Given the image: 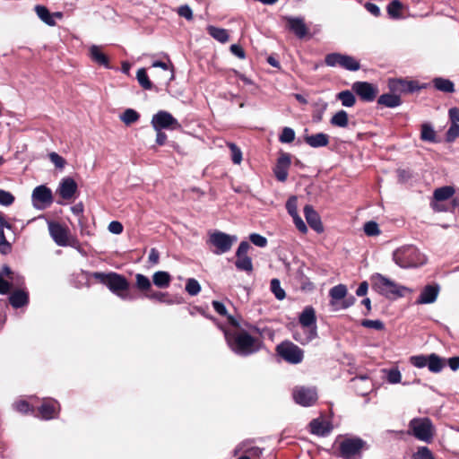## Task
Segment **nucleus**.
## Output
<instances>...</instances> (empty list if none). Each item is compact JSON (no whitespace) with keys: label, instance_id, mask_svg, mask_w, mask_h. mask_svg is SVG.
<instances>
[{"label":"nucleus","instance_id":"obj_62","mask_svg":"<svg viewBox=\"0 0 459 459\" xmlns=\"http://www.w3.org/2000/svg\"><path fill=\"white\" fill-rule=\"evenodd\" d=\"M178 13L188 21L193 19V12L187 4L181 5L178 10Z\"/></svg>","mask_w":459,"mask_h":459},{"label":"nucleus","instance_id":"obj_24","mask_svg":"<svg viewBox=\"0 0 459 459\" xmlns=\"http://www.w3.org/2000/svg\"><path fill=\"white\" fill-rule=\"evenodd\" d=\"M309 428L312 434L320 437L328 435L332 429L330 423L322 418L313 420L309 424Z\"/></svg>","mask_w":459,"mask_h":459},{"label":"nucleus","instance_id":"obj_55","mask_svg":"<svg viewBox=\"0 0 459 459\" xmlns=\"http://www.w3.org/2000/svg\"><path fill=\"white\" fill-rule=\"evenodd\" d=\"M49 159L51 160V162L57 168V169H64V167L65 166L66 164V161L65 160L60 156L58 153L56 152H50L49 153Z\"/></svg>","mask_w":459,"mask_h":459},{"label":"nucleus","instance_id":"obj_29","mask_svg":"<svg viewBox=\"0 0 459 459\" xmlns=\"http://www.w3.org/2000/svg\"><path fill=\"white\" fill-rule=\"evenodd\" d=\"M305 142L313 148L323 147L328 144V135L323 133H318L312 135H306Z\"/></svg>","mask_w":459,"mask_h":459},{"label":"nucleus","instance_id":"obj_60","mask_svg":"<svg viewBox=\"0 0 459 459\" xmlns=\"http://www.w3.org/2000/svg\"><path fill=\"white\" fill-rule=\"evenodd\" d=\"M359 68V62L354 57L346 55V70L358 71Z\"/></svg>","mask_w":459,"mask_h":459},{"label":"nucleus","instance_id":"obj_38","mask_svg":"<svg viewBox=\"0 0 459 459\" xmlns=\"http://www.w3.org/2000/svg\"><path fill=\"white\" fill-rule=\"evenodd\" d=\"M420 139L425 142L435 143L436 132L429 124H423L421 126Z\"/></svg>","mask_w":459,"mask_h":459},{"label":"nucleus","instance_id":"obj_31","mask_svg":"<svg viewBox=\"0 0 459 459\" xmlns=\"http://www.w3.org/2000/svg\"><path fill=\"white\" fill-rule=\"evenodd\" d=\"M377 104L386 108H395L402 104L400 96L396 94L385 93L377 99Z\"/></svg>","mask_w":459,"mask_h":459},{"label":"nucleus","instance_id":"obj_21","mask_svg":"<svg viewBox=\"0 0 459 459\" xmlns=\"http://www.w3.org/2000/svg\"><path fill=\"white\" fill-rule=\"evenodd\" d=\"M439 286L437 284H428L421 290L418 299V304H430L436 301L438 293Z\"/></svg>","mask_w":459,"mask_h":459},{"label":"nucleus","instance_id":"obj_30","mask_svg":"<svg viewBox=\"0 0 459 459\" xmlns=\"http://www.w3.org/2000/svg\"><path fill=\"white\" fill-rule=\"evenodd\" d=\"M90 56L95 63L103 65L107 68L109 67L108 56L102 52L101 48L99 46H91L90 48Z\"/></svg>","mask_w":459,"mask_h":459},{"label":"nucleus","instance_id":"obj_49","mask_svg":"<svg viewBox=\"0 0 459 459\" xmlns=\"http://www.w3.org/2000/svg\"><path fill=\"white\" fill-rule=\"evenodd\" d=\"M364 232L367 236H377L380 234L378 224L375 221H368L364 225Z\"/></svg>","mask_w":459,"mask_h":459},{"label":"nucleus","instance_id":"obj_7","mask_svg":"<svg viewBox=\"0 0 459 459\" xmlns=\"http://www.w3.org/2000/svg\"><path fill=\"white\" fill-rule=\"evenodd\" d=\"M236 241V236H231L218 230L211 232L208 239V243L215 247L213 253L216 255H221L230 251Z\"/></svg>","mask_w":459,"mask_h":459},{"label":"nucleus","instance_id":"obj_35","mask_svg":"<svg viewBox=\"0 0 459 459\" xmlns=\"http://www.w3.org/2000/svg\"><path fill=\"white\" fill-rule=\"evenodd\" d=\"M171 276L169 273L164 271L156 272L152 275V281L155 286L159 288H167L169 286Z\"/></svg>","mask_w":459,"mask_h":459},{"label":"nucleus","instance_id":"obj_41","mask_svg":"<svg viewBox=\"0 0 459 459\" xmlns=\"http://www.w3.org/2000/svg\"><path fill=\"white\" fill-rule=\"evenodd\" d=\"M136 79L139 84L145 90H151L152 88V83L149 80L146 70L144 68H141L136 73Z\"/></svg>","mask_w":459,"mask_h":459},{"label":"nucleus","instance_id":"obj_25","mask_svg":"<svg viewBox=\"0 0 459 459\" xmlns=\"http://www.w3.org/2000/svg\"><path fill=\"white\" fill-rule=\"evenodd\" d=\"M9 281H14V273L7 265H4L0 271V294H6L11 290V283Z\"/></svg>","mask_w":459,"mask_h":459},{"label":"nucleus","instance_id":"obj_22","mask_svg":"<svg viewBox=\"0 0 459 459\" xmlns=\"http://www.w3.org/2000/svg\"><path fill=\"white\" fill-rule=\"evenodd\" d=\"M77 191V184L72 178H65L59 184L58 194L65 200H70Z\"/></svg>","mask_w":459,"mask_h":459},{"label":"nucleus","instance_id":"obj_64","mask_svg":"<svg viewBox=\"0 0 459 459\" xmlns=\"http://www.w3.org/2000/svg\"><path fill=\"white\" fill-rule=\"evenodd\" d=\"M364 7L368 13H370L375 17H379L381 15L380 8L373 3L367 2L364 4Z\"/></svg>","mask_w":459,"mask_h":459},{"label":"nucleus","instance_id":"obj_1","mask_svg":"<svg viewBox=\"0 0 459 459\" xmlns=\"http://www.w3.org/2000/svg\"><path fill=\"white\" fill-rule=\"evenodd\" d=\"M225 338L230 348L237 354L248 356L259 351L261 342L244 330L234 333L225 332Z\"/></svg>","mask_w":459,"mask_h":459},{"label":"nucleus","instance_id":"obj_57","mask_svg":"<svg viewBox=\"0 0 459 459\" xmlns=\"http://www.w3.org/2000/svg\"><path fill=\"white\" fill-rule=\"evenodd\" d=\"M144 296L152 300H157L160 302H166L167 294L160 291H152V290L149 292L144 293Z\"/></svg>","mask_w":459,"mask_h":459},{"label":"nucleus","instance_id":"obj_40","mask_svg":"<svg viewBox=\"0 0 459 459\" xmlns=\"http://www.w3.org/2000/svg\"><path fill=\"white\" fill-rule=\"evenodd\" d=\"M136 280V287L138 290L146 292H149L152 289V283L148 277L143 274L137 273L135 275Z\"/></svg>","mask_w":459,"mask_h":459},{"label":"nucleus","instance_id":"obj_27","mask_svg":"<svg viewBox=\"0 0 459 459\" xmlns=\"http://www.w3.org/2000/svg\"><path fill=\"white\" fill-rule=\"evenodd\" d=\"M407 9L400 0H392L386 6V12L390 19L401 20L404 18L403 11Z\"/></svg>","mask_w":459,"mask_h":459},{"label":"nucleus","instance_id":"obj_53","mask_svg":"<svg viewBox=\"0 0 459 459\" xmlns=\"http://www.w3.org/2000/svg\"><path fill=\"white\" fill-rule=\"evenodd\" d=\"M295 139V132L293 129L290 127H284L281 135H280V141L281 143H291Z\"/></svg>","mask_w":459,"mask_h":459},{"label":"nucleus","instance_id":"obj_20","mask_svg":"<svg viewBox=\"0 0 459 459\" xmlns=\"http://www.w3.org/2000/svg\"><path fill=\"white\" fill-rule=\"evenodd\" d=\"M290 165V158L289 154L283 153L281 154L277 160V164L273 169L274 175L276 178L284 182L288 178V169Z\"/></svg>","mask_w":459,"mask_h":459},{"label":"nucleus","instance_id":"obj_3","mask_svg":"<svg viewBox=\"0 0 459 459\" xmlns=\"http://www.w3.org/2000/svg\"><path fill=\"white\" fill-rule=\"evenodd\" d=\"M394 261L402 268L418 267L426 263V256L413 245L397 248L393 254Z\"/></svg>","mask_w":459,"mask_h":459},{"label":"nucleus","instance_id":"obj_16","mask_svg":"<svg viewBox=\"0 0 459 459\" xmlns=\"http://www.w3.org/2000/svg\"><path fill=\"white\" fill-rule=\"evenodd\" d=\"M350 387L359 396L370 394L373 390L372 381L366 376L352 377Z\"/></svg>","mask_w":459,"mask_h":459},{"label":"nucleus","instance_id":"obj_18","mask_svg":"<svg viewBox=\"0 0 459 459\" xmlns=\"http://www.w3.org/2000/svg\"><path fill=\"white\" fill-rule=\"evenodd\" d=\"M331 311L336 312L344 307V285L339 284L330 290Z\"/></svg>","mask_w":459,"mask_h":459},{"label":"nucleus","instance_id":"obj_45","mask_svg":"<svg viewBox=\"0 0 459 459\" xmlns=\"http://www.w3.org/2000/svg\"><path fill=\"white\" fill-rule=\"evenodd\" d=\"M325 64L329 66H334L336 65L344 66V56L340 54H329L325 57Z\"/></svg>","mask_w":459,"mask_h":459},{"label":"nucleus","instance_id":"obj_59","mask_svg":"<svg viewBox=\"0 0 459 459\" xmlns=\"http://www.w3.org/2000/svg\"><path fill=\"white\" fill-rule=\"evenodd\" d=\"M152 67H160L165 71L170 70V75L169 77V81H172L174 79V71H173V65L171 64H167L162 61H155L152 65Z\"/></svg>","mask_w":459,"mask_h":459},{"label":"nucleus","instance_id":"obj_63","mask_svg":"<svg viewBox=\"0 0 459 459\" xmlns=\"http://www.w3.org/2000/svg\"><path fill=\"white\" fill-rule=\"evenodd\" d=\"M108 230L113 234H121L123 232V225L117 221H113L108 224Z\"/></svg>","mask_w":459,"mask_h":459},{"label":"nucleus","instance_id":"obj_56","mask_svg":"<svg viewBox=\"0 0 459 459\" xmlns=\"http://www.w3.org/2000/svg\"><path fill=\"white\" fill-rule=\"evenodd\" d=\"M286 209L291 217L298 214L297 197H290L286 203Z\"/></svg>","mask_w":459,"mask_h":459},{"label":"nucleus","instance_id":"obj_17","mask_svg":"<svg viewBox=\"0 0 459 459\" xmlns=\"http://www.w3.org/2000/svg\"><path fill=\"white\" fill-rule=\"evenodd\" d=\"M48 230L49 234L56 242V245L60 247H65L68 243L69 237V230L66 227L62 226L56 222H48Z\"/></svg>","mask_w":459,"mask_h":459},{"label":"nucleus","instance_id":"obj_19","mask_svg":"<svg viewBox=\"0 0 459 459\" xmlns=\"http://www.w3.org/2000/svg\"><path fill=\"white\" fill-rule=\"evenodd\" d=\"M288 29L292 31L299 39H303L308 33L305 21L301 17H286Z\"/></svg>","mask_w":459,"mask_h":459},{"label":"nucleus","instance_id":"obj_43","mask_svg":"<svg viewBox=\"0 0 459 459\" xmlns=\"http://www.w3.org/2000/svg\"><path fill=\"white\" fill-rule=\"evenodd\" d=\"M360 325L365 328H372L377 331L385 330V324L382 320H371V319H362L360 321Z\"/></svg>","mask_w":459,"mask_h":459},{"label":"nucleus","instance_id":"obj_44","mask_svg":"<svg viewBox=\"0 0 459 459\" xmlns=\"http://www.w3.org/2000/svg\"><path fill=\"white\" fill-rule=\"evenodd\" d=\"M228 146L230 150L231 153V160L234 164L239 165L242 161V152L240 149L233 143H229Z\"/></svg>","mask_w":459,"mask_h":459},{"label":"nucleus","instance_id":"obj_8","mask_svg":"<svg viewBox=\"0 0 459 459\" xmlns=\"http://www.w3.org/2000/svg\"><path fill=\"white\" fill-rule=\"evenodd\" d=\"M413 436L421 441L429 443L433 438V426L429 419H413L410 422Z\"/></svg>","mask_w":459,"mask_h":459},{"label":"nucleus","instance_id":"obj_15","mask_svg":"<svg viewBox=\"0 0 459 459\" xmlns=\"http://www.w3.org/2000/svg\"><path fill=\"white\" fill-rule=\"evenodd\" d=\"M292 396L295 402H316L319 398L316 387L311 385L294 387Z\"/></svg>","mask_w":459,"mask_h":459},{"label":"nucleus","instance_id":"obj_39","mask_svg":"<svg viewBox=\"0 0 459 459\" xmlns=\"http://www.w3.org/2000/svg\"><path fill=\"white\" fill-rule=\"evenodd\" d=\"M140 115L137 111L132 108L126 109L123 114L120 116V119L124 124L129 126L133 123H135L139 120Z\"/></svg>","mask_w":459,"mask_h":459},{"label":"nucleus","instance_id":"obj_2","mask_svg":"<svg viewBox=\"0 0 459 459\" xmlns=\"http://www.w3.org/2000/svg\"><path fill=\"white\" fill-rule=\"evenodd\" d=\"M370 281L372 289L388 299L402 298L404 296L405 291L409 290L408 288L397 284L381 273L373 274L370 277Z\"/></svg>","mask_w":459,"mask_h":459},{"label":"nucleus","instance_id":"obj_34","mask_svg":"<svg viewBox=\"0 0 459 459\" xmlns=\"http://www.w3.org/2000/svg\"><path fill=\"white\" fill-rule=\"evenodd\" d=\"M433 84L437 90L446 93H452L455 91L454 82L449 79L441 77L435 78L433 80Z\"/></svg>","mask_w":459,"mask_h":459},{"label":"nucleus","instance_id":"obj_5","mask_svg":"<svg viewBox=\"0 0 459 459\" xmlns=\"http://www.w3.org/2000/svg\"><path fill=\"white\" fill-rule=\"evenodd\" d=\"M299 323L301 325V330L304 333H307L305 338L299 336L297 332L294 335L296 341L306 343L311 341L316 335V313L313 307H307L299 316Z\"/></svg>","mask_w":459,"mask_h":459},{"label":"nucleus","instance_id":"obj_58","mask_svg":"<svg viewBox=\"0 0 459 459\" xmlns=\"http://www.w3.org/2000/svg\"><path fill=\"white\" fill-rule=\"evenodd\" d=\"M249 239L254 245H255L259 247H264L267 245L266 238H264V236L259 235L257 233L251 234L249 237Z\"/></svg>","mask_w":459,"mask_h":459},{"label":"nucleus","instance_id":"obj_42","mask_svg":"<svg viewBox=\"0 0 459 459\" xmlns=\"http://www.w3.org/2000/svg\"><path fill=\"white\" fill-rule=\"evenodd\" d=\"M235 264L238 270L247 272H251L253 270L251 258L247 255L237 256V261Z\"/></svg>","mask_w":459,"mask_h":459},{"label":"nucleus","instance_id":"obj_9","mask_svg":"<svg viewBox=\"0 0 459 459\" xmlns=\"http://www.w3.org/2000/svg\"><path fill=\"white\" fill-rule=\"evenodd\" d=\"M278 354L290 364H299L303 360V351L291 342H283L277 346Z\"/></svg>","mask_w":459,"mask_h":459},{"label":"nucleus","instance_id":"obj_51","mask_svg":"<svg viewBox=\"0 0 459 459\" xmlns=\"http://www.w3.org/2000/svg\"><path fill=\"white\" fill-rule=\"evenodd\" d=\"M414 459H435L432 452L427 446H420L413 455Z\"/></svg>","mask_w":459,"mask_h":459},{"label":"nucleus","instance_id":"obj_52","mask_svg":"<svg viewBox=\"0 0 459 459\" xmlns=\"http://www.w3.org/2000/svg\"><path fill=\"white\" fill-rule=\"evenodd\" d=\"M401 372L397 368H390L386 371V379L390 384H397L401 381Z\"/></svg>","mask_w":459,"mask_h":459},{"label":"nucleus","instance_id":"obj_13","mask_svg":"<svg viewBox=\"0 0 459 459\" xmlns=\"http://www.w3.org/2000/svg\"><path fill=\"white\" fill-rule=\"evenodd\" d=\"M388 87L391 91L403 93H413L422 88H425L424 85H420L417 81H408L404 79L389 80Z\"/></svg>","mask_w":459,"mask_h":459},{"label":"nucleus","instance_id":"obj_33","mask_svg":"<svg viewBox=\"0 0 459 459\" xmlns=\"http://www.w3.org/2000/svg\"><path fill=\"white\" fill-rule=\"evenodd\" d=\"M10 303L13 307H21L28 303V294L22 290H17L11 294L9 298Z\"/></svg>","mask_w":459,"mask_h":459},{"label":"nucleus","instance_id":"obj_32","mask_svg":"<svg viewBox=\"0 0 459 459\" xmlns=\"http://www.w3.org/2000/svg\"><path fill=\"white\" fill-rule=\"evenodd\" d=\"M455 194V188L451 186H446L435 189L433 193V200L437 202H443L449 200Z\"/></svg>","mask_w":459,"mask_h":459},{"label":"nucleus","instance_id":"obj_11","mask_svg":"<svg viewBox=\"0 0 459 459\" xmlns=\"http://www.w3.org/2000/svg\"><path fill=\"white\" fill-rule=\"evenodd\" d=\"M352 91L363 102H372L378 94V88L368 82H356L351 86Z\"/></svg>","mask_w":459,"mask_h":459},{"label":"nucleus","instance_id":"obj_6","mask_svg":"<svg viewBox=\"0 0 459 459\" xmlns=\"http://www.w3.org/2000/svg\"><path fill=\"white\" fill-rule=\"evenodd\" d=\"M410 363L419 368L428 367L432 373H439L446 366V360L436 353L415 355L410 358Z\"/></svg>","mask_w":459,"mask_h":459},{"label":"nucleus","instance_id":"obj_4","mask_svg":"<svg viewBox=\"0 0 459 459\" xmlns=\"http://www.w3.org/2000/svg\"><path fill=\"white\" fill-rule=\"evenodd\" d=\"M94 277L121 299H130L129 295L126 292L129 288V283L124 276L116 273H96Z\"/></svg>","mask_w":459,"mask_h":459},{"label":"nucleus","instance_id":"obj_46","mask_svg":"<svg viewBox=\"0 0 459 459\" xmlns=\"http://www.w3.org/2000/svg\"><path fill=\"white\" fill-rule=\"evenodd\" d=\"M13 410L22 414H36L33 403H13Z\"/></svg>","mask_w":459,"mask_h":459},{"label":"nucleus","instance_id":"obj_47","mask_svg":"<svg viewBox=\"0 0 459 459\" xmlns=\"http://www.w3.org/2000/svg\"><path fill=\"white\" fill-rule=\"evenodd\" d=\"M271 290L275 295L276 299L281 300L285 297V291L281 287L280 281L278 279H273L271 281Z\"/></svg>","mask_w":459,"mask_h":459},{"label":"nucleus","instance_id":"obj_10","mask_svg":"<svg viewBox=\"0 0 459 459\" xmlns=\"http://www.w3.org/2000/svg\"><path fill=\"white\" fill-rule=\"evenodd\" d=\"M151 124L155 131L177 130L181 127L178 121L168 111L160 110L152 116Z\"/></svg>","mask_w":459,"mask_h":459},{"label":"nucleus","instance_id":"obj_37","mask_svg":"<svg viewBox=\"0 0 459 459\" xmlns=\"http://www.w3.org/2000/svg\"><path fill=\"white\" fill-rule=\"evenodd\" d=\"M208 33L216 40L221 43H225L229 40V34L225 29L217 28L214 26L207 27Z\"/></svg>","mask_w":459,"mask_h":459},{"label":"nucleus","instance_id":"obj_48","mask_svg":"<svg viewBox=\"0 0 459 459\" xmlns=\"http://www.w3.org/2000/svg\"><path fill=\"white\" fill-rule=\"evenodd\" d=\"M186 290L191 296L197 295L201 290L199 282L195 279H188L186 284Z\"/></svg>","mask_w":459,"mask_h":459},{"label":"nucleus","instance_id":"obj_14","mask_svg":"<svg viewBox=\"0 0 459 459\" xmlns=\"http://www.w3.org/2000/svg\"><path fill=\"white\" fill-rule=\"evenodd\" d=\"M33 205L38 209H44L52 203V192L45 186H37L32 192Z\"/></svg>","mask_w":459,"mask_h":459},{"label":"nucleus","instance_id":"obj_54","mask_svg":"<svg viewBox=\"0 0 459 459\" xmlns=\"http://www.w3.org/2000/svg\"><path fill=\"white\" fill-rule=\"evenodd\" d=\"M14 202V196L8 191L0 189V204L9 206Z\"/></svg>","mask_w":459,"mask_h":459},{"label":"nucleus","instance_id":"obj_61","mask_svg":"<svg viewBox=\"0 0 459 459\" xmlns=\"http://www.w3.org/2000/svg\"><path fill=\"white\" fill-rule=\"evenodd\" d=\"M331 124L333 126L343 127L344 126V110H341V111L337 112L332 117Z\"/></svg>","mask_w":459,"mask_h":459},{"label":"nucleus","instance_id":"obj_36","mask_svg":"<svg viewBox=\"0 0 459 459\" xmlns=\"http://www.w3.org/2000/svg\"><path fill=\"white\" fill-rule=\"evenodd\" d=\"M35 12L38 17L48 26H55L56 21L53 19V15L48 9L44 5H36Z\"/></svg>","mask_w":459,"mask_h":459},{"label":"nucleus","instance_id":"obj_12","mask_svg":"<svg viewBox=\"0 0 459 459\" xmlns=\"http://www.w3.org/2000/svg\"><path fill=\"white\" fill-rule=\"evenodd\" d=\"M368 449V445L362 438L346 435V459H360L362 452Z\"/></svg>","mask_w":459,"mask_h":459},{"label":"nucleus","instance_id":"obj_28","mask_svg":"<svg viewBox=\"0 0 459 459\" xmlns=\"http://www.w3.org/2000/svg\"><path fill=\"white\" fill-rule=\"evenodd\" d=\"M58 408L56 403H41L36 410L35 417L49 420L57 414Z\"/></svg>","mask_w":459,"mask_h":459},{"label":"nucleus","instance_id":"obj_26","mask_svg":"<svg viewBox=\"0 0 459 459\" xmlns=\"http://www.w3.org/2000/svg\"><path fill=\"white\" fill-rule=\"evenodd\" d=\"M12 230V225L6 221L5 216L0 212V252L7 254L11 251V245L6 240L4 230Z\"/></svg>","mask_w":459,"mask_h":459},{"label":"nucleus","instance_id":"obj_50","mask_svg":"<svg viewBox=\"0 0 459 459\" xmlns=\"http://www.w3.org/2000/svg\"><path fill=\"white\" fill-rule=\"evenodd\" d=\"M459 136V125L451 124L450 127L446 133V141L453 143Z\"/></svg>","mask_w":459,"mask_h":459},{"label":"nucleus","instance_id":"obj_23","mask_svg":"<svg viewBox=\"0 0 459 459\" xmlns=\"http://www.w3.org/2000/svg\"><path fill=\"white\" fill-rule=\"evenodd\" d=\"M304 215L308 225L316 232L321 233L324 230L320 217L318 213L313 209L311 205L304 207Z\"/></svg>","mask_w":459,"mask_h":459}]
</instances>
